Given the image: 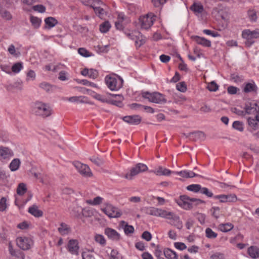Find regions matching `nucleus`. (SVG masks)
<instances>
[{
  "instance_id": "f03ea898",
  "label": "nucleus",
  "mask_w": 259,
  "mask_h": 259,
  "mask_svg": "<svg viewBox=\"0 0 259 259\" xmlns=\"http://www.w3.org/2000/svg\"><path fill=\"white\" fill-rule=\"evenodd\" d=\"M33 113L43 117L49 116L51 114V108L46 104L41 102H36L33 107Z\"/></svg>"
},
{
  "instance_id": "7ed1b4c3",
  "label": "nucleus",
  "mask_w": 259,
  "mask_h": 259,
  "mask_svg": "<svg viewBox=\"0 0 259 259\" xmlns=\"http://www.w3.org/2000/svg\"><path fill=\"white\" fill-rule=\"evenodd\" d=\"M142 96L143 98L148 99L149 101L157 104H163L166 102L164 95L158 92L151 93L149 92H143Z\"/></svg>"
},
{
  "instance_id": "a18cd8bd",
  "label": "nucleus",
  "mask_w": 259,
  "mask_h": 259,
  "mask_svg": "<svg viewBox=\"0 0 259 259\" xmlns=\"http://www.w3.org/2000/svg\"><path fill=\"white\" fill-rule=\"evenodd\" d=\"M140 32L138 31H134L132 32H125V34L130 39L135 40L136 42V39L137 37L140 35Z\"/></svg>"
},
{
  "instance_id": "f8f14e48",
  "label": "nucleus",
  "mask_w": 259,
  "mask_h": 259,
  "mask_svg": "<svg viewBox=\"0 0 259 259\" xmlns=\"http://www.w3.org/2000/svg\"><path fill=\"white\" fill-rule=\"evenodd\" d=\"M154 20L155 19L151 16V14H147L145 16L141 17L140 21L141 23V28L145 29H149L152 26Z\"/></svg>"
},
{
  "instance_id": "c03bdc74",
  "label": "nucleus",
  "mask_w": 259,
  "mask_h": 259,
  "mask_svg": "<svg viewBox=\"0 0 259 259\" xmlns=\"http://www.w3.org/2000/svg\"><path fill=\"white\" fill-rule=\"evenodd\" d=\"M205 234L206 237L210 239L215 238L218 236L217 233L213 231L212 230L209 228L206 229Z\"/></svg>"
},
{
  "instance_id": "6ab92c4d",
  "label": "nucleus",
  "mask_w": 259,
  "mask_h": 259,
  "mask_svg": "<svg viewBox=\"0 0 259 259\" xmlns=\"http://www.w3.org/2000/svg\"><path fill=\"white\" fill-rule=\"evenodd\" d=\"M193 39L198 45H200L205 47H210L211 46V41L204 37L198 36H194L193 37Z\"/></svg>"
},
{
  "instance_id": "69168bd1",
  "label": "nucleus",
  "mask_w": 259,
  "mask_h": 259,
  "mask_svg": "<svg viewBox=\"0 0 259 259\" xmlns=\"http://www.w3.org/2000/svg\"><path fill=\"white\" fill-rule=\"evenodd\" d=\"M174 246L177 249L180 250H183L187 248V246L185 243L182 242H175Z\"/></svg>"
},
{
  "instance_id": "338daca9",
  "label": "nucleus",
  "mask_w": 259,
  "mask_h": 259,
  "mask_svg": "<svg viewBox=\"0 0 259 259\" xmlns=\"http://www.w3.org/2000/svg\"><path fill=\"white\" fill-rule=\"evenodd\" d=\"M210 259H224V255L222 253L215 252L210 256Z\"/></svg>"
},
{
  "instance_id": "680f3d73",
  "label": "nucleus",
  "mask_w": 259,
  "mask_h": 259,
  "mask_svg": "<svg viewBox=\"0 0 259 259\" xmlns=\"http://www.w3.org/2000/svg\"><path fill=\"white\" fill-rule=\"evenodd\" d=\"M33 9L35 11H37L39 13H44L46 11V7L42 5H37L33 7Z\"/></svg>"
},
{
  "instance_id": "cd10ccee",
  "label": "nucleus",
  "mask_w": 259,
  "mask_h": 259,
  "mask_svg": "<svg viewBox=\"0 0 259 259\" xmlns=\"http://www.w3.org/2000/svg\"><path fill=\"white\" fill-rule=\"evenodd\" d=\"M190 9L195 13H202L204 10L203 6L200 3H194L190 8Z\"/></svg>"
},
{
  "instance_id": "1a4fd4ad",
  "label": "nucleus",
  "mask_w": 259,
  "mask_h": 259,
  "mask_svg": "<svg viewBox=\"0 0 259 259\" xmlns=\"http://www.w3.org/2000/svg\"><path fill=\"white\" fill-rule=\"evenodd\" d=\"M66 248L68 252L72 255H78L79 243L76 239H70L69 240Z\"/></svg>"
},
{
  "instance_id": "e433bc0d",
  "label": "nucleus",
  "mask_w": 259,
  "mask_h": 259,
  "mask_svg": "<svg viewBox=\"0 0 259 259\" xmlns=\"http://www.w3.org/2000/svg\"><path fill=\"white\" fill-rule=\"evenodd\" d=\"M201 186L199 184H192L187 187V189L188 191H192L195 193L200 192Z\"/></svg>"
},
{
  "instance_id": "ea45409f",
  "label": "nucleus",
  "mask_w": 259,
  "mask_h": 259,
  "mask_svg": "<svg viewBox=\"0 0 259 259\" xmlns=\"http://www.w3.org/2000/svg\"><path fill=\"white\" fill-rule=\"evenodd\" d=\"M247 14L250 20L252 22H256L257 19L256 12L252 9L249 10L247 12Z\"/></svg>"
},
{
  "instance_id": "603ef678",
  "label": "nucleus",
  "mask_w": 259,
  "mask_h": 259,
  "mask_svg": "<svg viewBox=\"0 0 259 259\" xmlns=\"http://www.w3.org/2000/svg\"><path fill=\"white\" fill-rule=\"evenodd\" d=\"M177 89L181 92H185L187 90V87L185 82H180L176 85Z\"/></svg>"
},
{
  "instance_id": "c9c22d12",
  "label": "nucleus",
  "mask_w": 259,
  "mask_h": 259,
  "mask_svg": "<svg viewBox=\"0 0 259 259\" xmlns=\"http://www.w3.org/2000/svg\"><path fill=\"white\" fill-rule=\"evenodd\" d=\"M11 153V150L9 148L4 147H0V156L3 158H6Z\"/></svg>"
},
{
  "instance_id": "b1692460",
  "label": "nucleus",
  "mask_w": 259,
  "mask_h": 259,
  "mask_svg": "<svg viewBox=\"0 0 259 259\" xmlns=\"http://www.w3.org/2000/svg\"><path fill=\"white\" fill-rule=\"evenodd\" d=\"M46 28L51 29L58 24V21L54 17H49L45 19Z\"/></svg>"
},
{
  "instance_id": "37998d69",
  "label": "nucleus",
  "mask_w": 259,
  "mask_h": 259,
  "mask_svg": "<svg viewBox=\"0 0 259 259\" xmlns=\"http://www.w3.org/2000/svg\"><path fill=\"white\" fill-rule=\"evenodd\" d=\"M23 68V63L17 62L15 63L12 67V70L14 73H18Z\"/></svg>"
},
{
  "instance_id": "bb28decb",
  "label": "nucleus",
  "mask_w": 259,
  "mask_h": 259,
  "mask_svg": "<svg viewBox=\"0 0 259 259\" xmlns=\"http://www.w3.org/2000/svg\"><path fill=\"white\" fill-rule=\"evenodd\" d=\"M21 162L19 159L15 158L10 163L9 168L12 171H15L18 169L20 167Z\"/></svg>"
},
{
  "instance_id": "473e14b6",
  "label": "nucleus",
  "mask_w": 259,
  "mask_h": 259,
  "mask_svg": "<svg viewBox=\"0 0 259 259\" xmlns=\"http://www.w3.org/2000/svg\"><path fill=\"white\" fill-rule=\"evenodd\" d=\"M230 79L232 81L236 83H241L243 82L244 79V77L242 75H239L238 74L235 73L231 74Z\"/></svg>"
},
{
  "instance_id": "5701e85b",
  "label": "nucleus",
  "mask_w": 259,
  "mask_h": 259,
  "mask_svg": "<svg viewBox=\"0 0 259 259\" xmlns=\"http://www.w3.org/2000/svg\"><path fill=\"white\" fill-rule=\"evenodd\" d=\"M58 230L61 235H67L71 231V228L64 223H61L60 224V227L58 228Z\"/></svg>"
},
{
  "instance_id": "4be33fe9",
  "label": "nucleus",
  "mask_w": 259,
  "mask_h": 259,
  "mask_svg": "<svg viewBox=\"0 0 259 259\" xmlns=\"http://www.w3.org/2000/svg\"><path fill=\"white\" fill-rule=\"evenodd\" d=\"M28 212L36 218L41 217L43 215L42 211L39 210L38 206L36 205H33L32 206H30L28 209Z\"/></svg>"
},
{
  "instance_id": "a19ab883",
  "label": "nucleus",
  "mask_w": 259,
  "mask_h": 259,
  "mask_svg": "<svg viewBox=\"0 0 259 259\" xmlns=\"http://www.w3.org/2000/svg\"><path fill=\"white\" fill-rule=\"evenodd\" d=\"M145 43V37L140 32V35L136 39L135 45L138 47H140Z\"/></svg>"
},
{
  "instance_id": "9d476101",
  "label": "nucleus",
  "mask_w": 259,
  "mask_h": 259,
  "mask_svg": "<svg viewBox=\"0 0 259 259\" xmlns=\"http://www.w3.org/2000/svg\"><path fill=\"white\" fill-rule=\"evenodd\" d=\"M74 165L81 175L85 177H90L92 176L91 169L87 165L79 161H76L74 163Z\"/></svg>"
},
{
  "instance_id": "052dcab7",
  "label": "nucleus",
  "mask_w": 259,
  "mask_h": 259,
  "mask_svg": "<svg viewBox=\"0 0 259 259\" xmlns=\"http://www.w3.org/2000/svg\"><path fill=\"white\" fill-rule=\"evenodd\" d=\"M122 100H121L120 99H119V100L118 101L109 99L108 103L119 107H121L123 106V104L122 103Z\"/></svg>"
},
{
  "instance_id": "8fccbe9b",
  "label": "nucleus",
  "mask_w": 259,
  "mask_h": 259,
  "mask_svg": "<svg viewBox=\"0 0 259 259\" xmlns=\"http://www.w3.org/2000/svg\"><path fill=\"white\" fill-rule=\"evenodd\" d=\"M219 85L214 81H212L208 84L207 89L210 92H215L218 90Z\"/></svg>"
},
{
  "instance_id": "774afa93",
  "label": "nucleus",
  "mask_w": 259,
  "mask_h": 259,
  "mask_svg": "<svg viewBox=\"0 0 259 259\" xmlns=\"http://www.w3.org/2000/svg\"><path fill=\"white\" fill-rule=\"evenodd\" d=\"M82 259H95L94 256L89 251H83L82 253Z\"/></svg>"
},
{
  "instance_id": "9b49d317",
  "label": "nucleus",
  "mask_w": 259,
  "mask_h": 259,
  "mask_svg": "<svg viewBox=\"0 0 259 259\" xmlns=\"http://www.w3.org/2000/svg\"><path fill=\"white\" fill-rule=\"evenodd\" d=\"M147 213L151 215L160 217L165 219L167 218V214L169 215L170 214V212L155 207H150L147 210Z\"/></svg>"
},
{
  "instance_id": "4c0bfd02",
  "label": "nucleus",
  "mask_w": 259,
  "mask_h": 259,
  "mask_svg": "<svg viewBox=\"0 0 259 259\" xmlns=\"http://www.w3.org/2000/svg\"><path fill=\"white\" fill-rule=\"evenodd\" d=\"M0 16L4 19L8 21L11 20L13 18L12 15L11 14V13L9 11L4 9L1 12Z\"/></svg>"
},
{
  "instance_id": "393cba45",
  "label": "nucleus",
  "mask_w": 259,
  "mask_h": 259,
  "mask_svg": "<svg viewBox=\"0 0 259 259\" xmlns=\"http://www.w3.org/2000/svg\"><path fill=\"white\" fill-rule=\"evenodd\" d=\"M120 224L123 228L124 233L128 235L130 234H132L134 232V228L133 226L128 225L125 221H122L120 222Z\"/></svg>"
},
{
  "instance_id": "c756f323",
  "label": "nucleus",
  "mask_w": 259,
  "mask_h": 259,
  "mask_svg": "<svg viewBox=\"0 0 259 259\" xmlns=\"http://www.w3.org/2000/svg\"><path fill=\"white\" fill-rule=\"evenodd\" d=\"M155 172L158 176H169L171 171L168 169L160 166Z\"/></svg>"
},
{
  "instance_id": "72a5a7b5",
  "label": "nucleus",
  "mask_w": 259,
  "mask_h": 259,
  "mask_svg": "<svg viewBox=\"0 0 259 259\" xmlns=\"http://www.w3.org/2000/svg\"><path fill=\"white\" fill-rule=\"evenodd\" d=\"M111 27V25L109 21H105L100 25V31L102 33H106Z\"/></svg>"
},
{
  "instance_id": "6e6d98bb",
  "label": "nucleus",
  "mask_w": 259,
  "mask_h": 259,
  "mask_svg": "<svg viewBox=\"0 0 259 259\" xmlns=\"http://www.w3.org/2000/svg\"><path fill=\"white\" fill-rule=\"evenodd\" d=\"M78 53L82 56L88 57L91 56L90 53L85 49L81 48L78 49Z\"/></svg>"
},
{
  "instance_id": "f704fd0d",
  "label": "nucleus",
  "mask_w": 259,
  "mask_h": 259,
  "mask_svg": "<svg viewBox=\"0 0 259 259\" xmlns=\"http://www.w3.org/2000/svg\"><path fill=\"white\" fill-rule=\"evenodd\" d=\"M30 20L32 24V25L35 28H37L40 26L41 22L40 19L35 16H31L30 18Z\"/></svg>"
},
{
  "instance_id": "a878e982",
  "label": "nucleus",
  "mask_w": 259,
  "mask_h": 259,
  "mask_svg": "<svg viewBox=\"0 0 259 259\" xmlns=\"http://www.w3.org/2000/svg\"><path fill=\"white\" fill-rule=\"evenodd\" d=\"M165 257L167 259H177L178 255L176 252L170 249L166 248L163 251Z\"/></svg>"
},
{
  "instance_id": "49530a36",
  "label": "nucleus",
  "mask_w": 259,
  "mask_h": 259,
  "mask_svg": "<svg viewBox=\"0 0 259 259\" xmlns=\"http://www.w3.org/2000/svg\"><path fill=\"white\" fill-rule=\"evenodd\" d=\"M39 87L47 92H49L52 90V85L47 82L40 83Z\"/></svg>"
},
{
  "instance_id": "13d9d810",
  "label": "nucleus",
  "mask_w": 259,
  "mask_h": 259,
  "mask_svg": "<svg viewBox=\"0 0 259 259\" xmlns=\"http://www.w3.org/2000/svg\"><path fill=\"white\" fill-rule=\"evenodd\" d=\"M210 211L212 215L215 218H218L220 214V209L219 207H213Z\"/></svg>"
},
{
  "instance_id": "3c124183",
  "label": "nucleus",
  "mask_w": 259,
  "mask_h": 259,
  "mask_svg": "<svg viewBox=\"0 0 259 259\" xmlns=\"http://www.w3.org/2000/svg\"><path fill=\"white\" fill-rule=\"evenodd\" d=\"M90 160L98 166L102 165L104 161L102 159L97 157H92L90 158Z\"/></svg>"
},
{
  "instance_id": "f3484780",
  "label": "nucleus",
  "mask_w": 259,
  "mask_h": 259,
  "mask_svg": "<svg viewBox=\"0 0 259 259\" xmlns=\"http://www.w3.org/2000/svg\"><path fill=\"white\" fill-rule=\"evenodd\" d=\"M257 103L248 102L245 104L244 110L247 114H252L257 113Z\"/></svg>"
},
{
  "instance_id": "864d4df0",
  "label": "nucleus",
  "mask_w": 259,
  "mask_h": 259,
  "mask_svg": "<svg viewBox=\"0 0 259 259\" xmlns=\"http://www.w3.org/2000/svg\"><path fill=\"white\" fill-rule=\"evenodd\" d=\"M82 214L84 217H90L93 215V211L89 208H83L81 211Z\"/></svg>"
},
{
  "instance_id": "f257e3e1",
  "label": "nucleus",
  "mask_w": 259,
  "mask_h": 259,
  "mask_svg": "<svg viewBox=\"0 0 259 259\" xmlns=\"http://www.w3.org/2000/svg\"><path fill=\"white\" fill-rule=\"evenodd\" d=\"M177 203L185 209H190L200 204L205 203V201L200 199L190 198L184 195L180 196V199L177 201Z\"/></svg>"
},
{
  "instance_id": "412c9836",
  "label": "nucleus",
  "mask_w": 259,
  "mask_h": 259,
  "mask_svg": "<svg viewBox=\"0 0 259 259\" xmlns=\"http://www.w3.org/2000/svg\"><path fill=\"white\" fill-rule=\"evenodd\" d=\"M247 252L252 258H259V248L257 246H250L247 249Z\"/></svg>"
},
{
  "instance_id": "09e8293b",
  "label": "nucleus",
  "mask_w": 259,
  "mask_h": 259,
  "mask_svg": "<svg viewBox=\"0 0 259 259\" xmlns=\"http://www.w3.org/2000/svg\"><path fill=\"white\" fill-rule=\"evenodd\" d=\"M232 126L234 129L238 130L239 132L243 131L244 128L242 122H240L239 121H235L233 123Z\"/></svg>"
},
{
  "instance_id": "de8ad7c7",
  "label": "nucleus",
  "mask_w": 259,
  "mask_h": 259,
  "mask_svg": "<svg viewBox=\"0 0 259 259\" xmlns=\"http://www.w3.org/2000/svg\"><path fill=\"white\" fill-rule=\"evenodd\" d=\"M86 99L85 97H76V96H73L70 97L68 98V101L71 102H79L80 103H84L86 102V101L84 100Z\"/></svg>"
},
{
  "instance_id": "aec40b11",
  "label": "nucleus",
  "mask_w": 259,
  "mask_h": 259,
  "mask_svg": "<svg viewBox=\"0 0 259 259\" xmlns=\"http://www.w3.org/2000/svg\"><path fill=\"white\" fill-rule=\"evenodd\" d=\"M257 121L251 117H248L247 119V123L248 124V131L251 133L256 131L258 128V124Z\"/></svg>"
},
{
  "instance_id": "6e6552de",
  "label": "nucleus",
  "mask_w": 259,
  "mask_h": 259,
  "mask_svg": "<svg viewBox=\"0 0 259 259\" xmlns=\"http://www.w3.org/2000/svg\"><path fill=\"white\" fill-rule=\"evenodd\" d=\"M101 210L110 218H119L121 215L120 210L111 204H107L106 207L102 208Z\"/></svg>"
},
{
  "instance_id": "5fc2aeb1",
  "label": "nucleus",
  "mask_w": 259,
  "mask_h": 259,
  "mask_svg": "<svg viewBox=\"0 0 259 259\" xmlns=\"http://www.w3.org/2000/svg\"><path fill=\"white\" fill-rule=\"evenodd\" d=\"M95 240L97 242L99 243L101 245L105 244L106 241L103 236L101 235H96L95 237Z\"/></svg>"
},
{
  "instance_id": "c85d7f7f",
  "label": "nucleus",
  "mask_w": 259,
  "mask_h": 259,
  "mask_svg": "<svg viewBox=\"0 0 259 259\" xmlns=\"http://www.w3.org/2000/svg\"><path fill=\"white\" fill-rule=\"evenodd\" d=\"M234 227L232 223L221 224L218 226L219 229L223 232H227L231 230Z\"/></svg>"
},
{
  "instance_id": "bf43d9fd",
  "label": "nucleus",
  "mask_w": 259,
  "mask_h": 259,
  "mask_svg": "<svg viewBox=\"0 0 259 259\" xmlns=\"http://www.w3.org/2000/svg\"><path fill=\"white\" fill-rule=\"evenodd\" d=\"M200 193L205 195L208 197H213V193L209 190V189L206 187H203L201 189Z\"/></svg>"
},
{
  "instance_id": "0e129e2a",
  "label": "nucleus",
  "mask_w": 259,
  "mask_h": 259,
  "mask_svg": "<svg viewBox=\"0 0 259 259\" xmlns=\"http://www.w3.org/2000/svg\"><path fill=\"white\" fill-rule=\"evenodd\" d=\"M35 76L36 75L35 72L32 70H30L27 73L26 80L28 81L31 79L33 80L35 79Z\"/></svg>"
},
{
  "instance_id": "0eeeda50",
  "label": "nucleus",
  "mask_w": 259,
  "mask_h": 259,
  "mask_svg": "<svg viewBox=\"0 0 259 259\" xmlns=\"http://www.w3.org/2000/svg\"><path fill=\"white\" fill-rule=\"evenodd\" d=\"M17 245L23 250L29 249L33 244V240L26 237H18L16 239Z\"/></svg>"
},
{
  "instance_id": "7c9ffc66",
  "label": "nucleus",
  "mask_w": 259,
  "mask_h": 259,
  "mask_svg": "<svg viewBox=\"0 0 259 259\" xmlns=\"http://www.w3.org/2000/svg\"><path fill=\"white\" fill-rule=\"evenodd\" d=\"M83 3L87 6H90L93 8V5L100 6L103 4V3L100 0H84Z\"/></svg>"
},
{
  "instance_id": "e2e57ef3",
  "label": "nucleus",
  "mask_w": 259,
  "mask_h": 259,
  "mask_svg": "<svg viewBox=\"0 0 259 259\" xmlns=\"http://www.w3.org/2000/svg\"><path fill=\"white\" fill-rule=\"evenodd\" d=\"M89 76L93 79L96 78L98 76V71L94 69H89Z\"/></svg>"
},
{
  "instance_id": "2f4dec72",
  "label": "nucleus",
  "mask_w": 259,
  "mask_h": 259,
  "mask_svg": "<svg viewBox=\"0 0 259 259\" xmlns=\"http://www.w3.org/2000/svg\"><path fill=\"white\" fill-rule=\"evenodd\" d=\"M93 9L96 14L102 18L104 16L105 11L104 9L101 8L100 6H95V5H93Z\"/></svg>"
},
{
  "instance_id": "a211bd4d",
  "label": "nucleus",
  "mask_w": 259,
  "mask_h": 259,
  "mask_svg": "<svg viewBox=\"0 0 259 259\" xmlns=\"http://www.w3.org/2000/svg\"><path fill=\"white\" fill-rule=\"evenodd\" d=\"M187 136H189V139L193 141H196L204 138V134L200 131H196L194 132L188 133Z\"/></svg>"
},
{
  "instance_id": "4d7b16f0",
  "label": "nucleus",
  "mask_w": 259,
  "mask_h": 259,
  "mask_svg": "<svg viewBox=\"0 0 259 259\" xmlns=\"http://www.w3.org/2000/svg\"><path fill=\"white\" fill-rule=\"evenodd\" d=\"M195 216L201 224L203 225L205 223L206 216L204 214L197 213Z\"/></svg>"
},
{
  "instance_id": "423d86ee",
  "label": "nucleus",
  "mask_w": 259,
  "mask_h": 259,
  "mask_svg": "<svg viewBox=\"0 0 259 259\" xmlns=\"http://www.w3.org/2000/svg\"><path fill=\"white\" fill-rule=\"evenodd\" d=\"M148 169V167L146 165L139 163L136 165V166L130 170V172L129 174H126L125 175V178L128 180L133 179V178L137 175L138 174L144 172Z\"/></svg>"
},
{
  "instance_id": "20e7f679",
  "label": "nucleus",
  "mask_w": 259,
  "mask_h": 259,
  "mask_svg": "<svg viewBox=\"0 0 259 259\" xmlns=\"http://www.w3.org/2000/svg\"><path fill=\"white\" fill-rule=\"evenodd\" d=\"M105 81L107 86L111 91H118L122 87L123 80L120 77L116 78L107 75L105 77Z\"/></svg>"
},
{
  "instance_id": "79ce46f5",
  "label": "nucleus",
  "mask_w": 259,
  "mask_h": 259,
  "mask_svg": "<svg viewBox=\"0 0 259 259\" xmlns=\"http://www.w3.org/2000/svg\"><path fill=\"white\" fill-rule=\"evenodd\" d=\"M103 198L100 196H97L95 197L93 200H87V203L88 204L92 205H96L101 204L102 202Z\"/></svg>"
},
{
  "instance_id": "2eb2a0df",
  "label": "nucleus",
  "mask_w": 259,
  "mask_h": 259,
  "mask_svg": "<svg viewBox=\"0 0 259 259\" xmlns=\"http://www.w3.org/2000/svg\"><path fill=\"white\" fill-rule=\"evenodd\" d=\"M105 234L108 237L113 240L118 241L120 239V234L114 229L107 228L105 229Z\"/></svg>"
},
{
  "instance_id": "dca6fc26",
  "label": "nucleus",
  "mask_w": 259,
  "mask_h": 259,
  "mask_svg": "<svg viewBox=\"0 0 259 259\" xmlns=\"http://www.w3.org/2000/svg\"><path fill=\"white\" fill-rule=\"evenodd\" d=\"M166 219L172 220L173 222L171 225L176 227L177 229L181 230L183 228L182 222L180 221V217L173 212H170L169 215L167 214V218H166Z\"/></svg>"
},
{
  "instance_id": "ddd939ff",
  "label": "nucleus",
  "mask_w": 259,
  "mask_h": 259,
  "mask_svg": "<svg viewBox=\"0 0 259 259\" xmlns=\"http://www.w3.org/2000/svg\"><path fill=\"white\" fill-rule=\"evenodd\" d=\"M258 88L253 80L250 82L245 83L244 87L243 89V92L248 94L250 93L257 94Z\"/></svg>"
},
{
  "instance_id": "58836bf2",
  "label": "nucleus",
  "mask_w": 259,
  "mask_h": 259,
  "mask_svg": "<svg viewBox=\"0 0 259 259\" xmlns=\"http://www.w3.org/2000/svg\"><path fill=\"white\" fill-rule=\"evenodd\" d=\"M27 191V188L26 187V185L23 183L19 184L17 189V193L19 195H24Z\"/></svg>"
},
{
  "instance_id": "4468645a",
  "label": "nucleus",
  "mask_w": 259,
  "mask_h": 259,
  "mask_svg": "<svg viewBox=\"0 0 259 259\" xmlns=\"http://www.w3.org/2000/svg\"><path fill=\"white\" fill-rule=\"evenodd\" d=\"M124 121L133 125H138L141 121V117L138 115L125 116L122 118Z\"/></svg>"
},
{
  "instance_id": "39448f33",
  "label": "nucleus",
  "mask_w": 259,
  "mask_h": 259,
  "mask_svg": "<svg viewBox=\"0 0 259 259\" xmlns=\"http://www.w3.org/2000/svg\"><path fill=\"white\" fill-rule=\"evenodd\" d=\"M242 35L246 39V46L250 47L254 42L253 39L259 38V30L256 29L251 31L249 29H246L242 31Z\"/></svg>"
}]
</instances>
